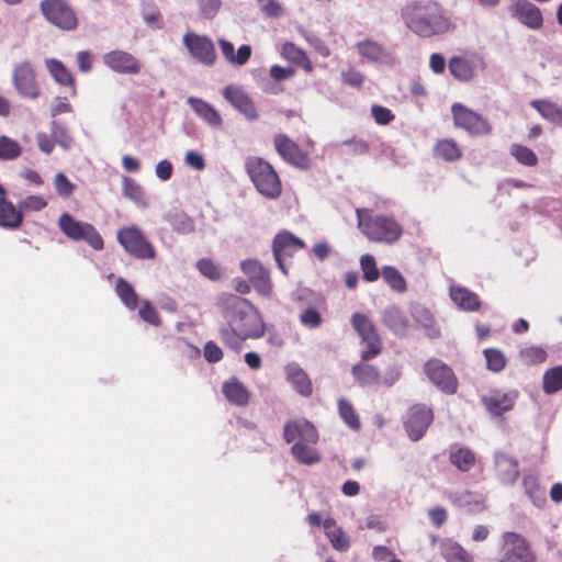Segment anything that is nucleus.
<instances>
[{"mask_svg": "<svg viewBox=\"0 0 562 562\" xmlns=\"http://www.w3.org/2000/svg\"><path fill=\"white\" fill-rule=\"evenodd\" d=\"M405 25L422 37L447 33L452 23L436 2H414L402 10Z\"/></svg>", "mask_w": 562, "mask_h": 562, "instance_id": "nucleus-1", "label": "nucleus"}, {"mask_svg": "<svg viewBox=\"0 0 562 562\" xmlns=\"http://www.w3.org/2000/svg\"><path fill=\"white\" fill-rule=\"evenodd\" d=\"M221 304L226 323L244 338H259L265 334L261 316L249 301L234 294H224Z\"/></svg>", "mask_w": 562, "mask_h": 562, "instance_id": "nucleus-2", "label": "nucleus"}, {"mask_svg": "<svg viewBox=\"0 0 562 562\" xmlns=\"http://www.w3.org/2000/svg\"><path fill=\"white\" fill-rule=\"evenodd\" d=\"M283 436L288 443H292L291 453L297 462L313 465L321 461L316 448L318 434L312 423L304 418L290 420L284 425Z\"/></svg>", "mask_w": 562, "mask_h": 562, "instance_id": "nucleus-3", "label": "nucleus"}, {"mask_svg": "<svg viewBox=\"0 0 562 562\" xmlns=\"http://www.w3.org/2000/svg\"><path fill=\"white\" fill-rule=\"evenodd\" d=\"M358 227L369 240L381 244H394L402 234L403 228L394 218L373 214L367 209H357Z\"/></svg>", "mask_w": 562, "mask_h": 562, "instance_id": "nucleus-4", "label": "nucleus"}, {"mask_svg": "<svg viewBox=\"0 0 562 562\" xmlns=\"http://www.w3.org/2000/svg\"><path fill=\"white\" fill-rule=\"evenodd\" d=\"M246 170L258 192L267 199H277L281 194V180L273 167L259 157L246 160Z\"/></svg>", "mask_w": 562, "mask_h": 562, "instance_id": "nucleus-5", "label": "nucleus"}, {"mask_svg": "<svg viewBox=\"0 0 562 562\" xmlns=\"http://www.w3.org/2000/svg\"><path fill=\"white\" fill-rule=\"evenodd\" d=\"M117 241L128 255L136 259H154L156 257L154 246L135 225L119 229Z\"/></svg>", "mask_w": 562, "mask_h": 562, "instance_id": "nucleus-6", "label": "nucleus"}, {"mask_svg": "<svg viewBox=\"0 0 562 562\" xmlns=\"http://www.w3.org/2000/svg\"><path fill=\"white\" fill-rule=\"evenodd\" d=\"M58 226L60 231L70 239L85 240L95 250L103 248L102 237L89 223L77 221L70 214L64 213L58 220Z\"/></svg>", "mask_w": 562, "mask_h": 562, "instance_id": "nucleus-7", "label": "nucleus"}, {"mask_svg": "<svg viewBox=\"0 0 562 562\" xmlns=\"http://www.w3.org/2000/svg\"><path fill=\"white\" fill-rule=\"evenodd\" d=\"M40 8L47 21L57 27L67 31L76 27V14L64 0H43Z\"/></svg>", "mask_w": 562, "mask_h": 562, "instance_id": "nucleus-8", "label": "nucleus"}, {"mask_svg": "<svg viewBox=\"0 0 562 562\" xmlns=\"http://www.w3.org/2000/svg\"><path fill=\"white\" fill-rule=\"evenodd\" d=\"M351 322L353 328L368 347L367 350L362 351L361 358L369 360L379 355L381 352L382 342L371 321L364 314L356 313L352 315Z\"/></svg>", "mask_w": 562, "mask_h": 562, "instance_id": "nucleus-9", "label": "nucleus"}, {"mask_svg": "<svg viewBox=\"0 0 562 562\" xmlns=\"http://www.w3.org/2000/svg\"><path fill=\"white\" fill-rule=\"evenodd\" d=\"M451 111L456 126L465 130L469 134L487 135L491 133V125L479 113L460 103H454Z\"/></svg>", "mask_w": 562, "mask_h": 562, "instance_id": "nucleus-10", "label": "nucleus"}, {"mask_svg": "<svg viewBox=\"0 0 562 562\" xmlns=\"http://www.w3.org/2000/svg\"><path fill=\"white\" fill-rule=\"evenodd\" d=\"M499 562H537L529 543L515 532L504 536V553Z\"/></svg>", "mask_w": 562, "mask_h": 562, "instance_id": "nucleus-11", "label": "nucleus"}, {"mask_svg": "<svg viewBox=\"0 0 562 562\" xmlns=\"http://www.w3.org/2000/svg\"><path fill=\"white\" fill-rule=\"evenodd\" d=\"M183 45L190 55L204 65H213L216 59V52L213 42L205 35L195 32H187L183 35Z\"/></svg>", "mask_w": 562, "mask_h": 562, "instance_id": "nucleus-12", "label": "nucleus"}, {"mask_svg": "<svg viewBox=\"0 0 562 562\" xmlns=\"http://www.w3.org/2000/svg\"><path fill=\"white\" fill-rule=\"evenodd\" d=\"M12 82L21 97L30 99L38 98L40 88L36 82L35 71L29 61H22L14 66Z\"/></svg>", "mask_w": 562, "mask_h": 562, "instance_id": "nucleus-13", "label": "nucleus"}, {"mask_svg": "<svg viewBox=\"0 0 562 562\" xmlns=\"http://www.w3.org/2000/svg\"><path fill=\"white\" fill-rule=\"evenodd\" d=\"M518 395L516 390L496 389L484 394L481 402L490 415L501 416L514 408Z\"/></svg>", "mask_w": 562, "mask_h": 562, "instance_id": "nucleus-14", "label": "nucleus"}, {"mask_svg": "<svg viewBox=\"0 0 562 562\" xmlns=\"http://www.w3.org/2000/svg\"><path fill=\"white\" fill-rule=\"evenodd\" d=\"M483 68V59L475 54L453 56L448 63V69L451 76L463 82L472 80L477 70Z\"/></svg>", "mask_w": 562, "mask_h": 562, "instance_id": "nucleus-15", "label": "nucleus"}, {"mask_svg": "<svg viewBox=\"0 0 562 562\" xmlns=\"http://www.w3.org/2000/svg\"><path fill=\"white\" fill-rule=\"evenodd\" d=\"M274 147L278 154L289 164L301 169H307L311 166V159L307 153L303 151L286 135L274 136Z\"/></svg>", "mask_w": 562, "mask_h": 562, "instance_id": "nucleus-16", "label": "nucleus"}, {"mask_svg": "<svg viewBox=\"0 0 562 562\" xmlns=\"http://www.w3.org/2000/svg\"><path fill=\"white\" fill-rule=\"evenodd\" d=\"M102 60L108 68L121 75H137L142 69L139 60L134 55L121 49L105 53Z\"/></svg>", "mask_w": 562, "mask_h": 562, "instance_id": "nucleus-17", "label": "nucleus"}, {"mask_svg": "<svg viewBox=\"0 0 562 562\" xmlns=\"http://www.w3.org/2000/svg\"><path fill=\"white\" fill-rule=\"evenodd\" d=\"M425 373L442 392L452 394L458 382L451 369L439 360H430L425 364Z\"/></svg>", "mask_w": 562, "mask_h": 562, "instance_id": "nucleus-18", "label": "nucleus"}, {"mask_svg": "<svg viewBox=\"0 0 562 562\" xmlns=\"http://www.w3.org/2000/svg\"><path fill=\"white\" fill-rule=\"evenodd\" d=\"M304 247V241L289 232H282L274 237L272 244L273 256L278 267L284 274L288 273L283 262L284 258L293 256L297 250Z\"/></svg>", "mask_w": 562, "mask_h": 562, "instance_id": "nucleus-19", "label": "nucleus"}, {"mask_svg": "<svg viewBox=\"0 0 562 562\" xmlns=\"http://www.w3.org/2000/svg\"><path fill=\"white\" fill-rule=\"evenodd\" d=\"M432 412L428 407L424 405L413 406L408 411L407 418L405 420V429L408 437L413 441L419 440L426 432L432 422Z\"/></svg>", "mask_w": 562, "mask_h": 562, "instance_id": "nucleus-20", "label": "nucleus"}, {"mask_svg": "<svg viewBox=\"0 0 562 562\" xmlns=\"http://www.w3.org/2000/svg\"><path fill=\"white\" fill-rule=\"evenodd\" d=\"M240 268L248 276L258 293L263 296H269L272 293L269 271L259 261L254 259L244 260L240 263Z\"/></svg>", "mask_w": 562, "mask_h": 562, "instance_id": "nucleus-21", "label": "nucleus"}, {"mask_svg": "<svg viewBox=\"0 0 562 562\" xmlns=\"http://www.w3.org/2000/svg\"><path fill=\"white\" fill-rule=\"evenodd\" d=\"M512 15L530 30H539L543 25L541 10L527 0H516L512 4Z\"/></svg>", "mask_w": 562, "mask_h": 562, "instance_id": "nucleus-22", "label": "nucleus"}, {"mask_svg": "<svg viewBox=\"0 0 562 562\" xmlns=\"http://www.w3.org/2000/svg\"><path fill=\"white\" fill-rule=\"evenodd\" d=\"M225 99L246 119L250 121H256L258 119V113L256 106L250 99V97L239 87L236 86H227L224 89Z\"/></svg>", "mask_w": 562, "mask_h": 562, "instance_id": "nucleus-23", "label": "nucleus"}, {"mask_svg": "<svg viewBox=\"0 0 562 562\" xmlns=\"http://www.w3.org/2000/svg\"><path fill=\"white\" fill-rule=\"evenodd\" d=\"M358 54L371 63L392 64L394 61L393 53L372 40L358 42L356 45Z\"/></svg>", "mask_w": 562, "mask_h": 562, "instance_id": "nucleus-24", "label": "nucleus"}, {"mask_svg": "<svg viewBox=\"0 0 562 562\" xmlns=\"http://www.w3.org/2000/svg\"><path fill=\"white\" fill-rule=\"evenodd\" d=\"M495 468L497 476L503 484L513 485L519 476L517 460L505 453L498 452L495 454Z\"/></svg>", "mask_w": 562, "mask_h": 562, "instance_id": "nucleus-25", "label": "nucleus"}, {"mask_svg": "<svg viewBox=\"0 0 562 562\" xmlns=\"http://www.w3.org/2000/svg\"><path fill=\"white\" fill-rule=\"evenodd\" d=\"M323 528L334 549L338 551H347L349 549L350 540L348 536L334 519L326 518L323 521Z\"/></svg>", "mask_w": 562, "mask_h": 562, "instance_id": "nucleus-26", "label": "nucleus"}, {"mask_svg": "<svg viewBox=\"0 0 562 562\" xmlns=\"http://www.w3.org/2000/svg\"><path fill=\"white\" fill-rule=\"evenodd\" d=\"M222 391L228 402L237 406H245L249 402V392L236 378L225 381Z\"/></svg>", "mask_w": 562, "mask_h": 562, "instance_id": "nucleus-27", "label": "nucleus"}, {"mask_svg": "<svg viewBox=\"0 0 562 562\" xmlns=\"http://www.w3.org/2000/svg\"><path fill=\"white\" fill-rule=\"evenodd\" d=\"M188 103L192 110L200 116L205 123L213 127H220L222 125V117L220 113L207 102L202 99L190 97Z\"/></svg>", "mask_w": 562, "mask_h": 562, "instance_id": "nucleus-28", "label": "nucleus"}, {"mask_svg": "<svg viewBox=\"0 0 562 562\" xmlns=\"http://www.w3.org/2000/svg\"><path fill=\"white\" fill-rule=\"evenodd\" d=\"M285 372L288 381L301 395L308 396L312 393V383L302 368L290 363L286 366Z\"/></svg>", "mask_w": 562, "mask_h": 562, "instance_id": "nucleus-29", "label": "nucleus"}, {"mask_svg": "<svg viewBox=\"0 0 562 562\" xmlns=\"http://www.w3.org/2000/svg\"><path fill=\"white\" fill-rule=\"evenodd\" d=\"M450 297L458 307L465 311H476L481 304L475 293L459 285L450 286Z\"/></svg>", "mask_w": 562, "mask_h": 562, "instance_id": "nucleus-30", "label": "nucleus"}, {"mask_svg": "<svg viewBox=\"0 0 562 562\" xmlns=\"http://www.w3.org/2000/svg\"><path fill=\"white\" fill-rule=\"evenodd\" d=\"M122 194L139 207L148 206V199L144 189L130 177H122Z\"/></svg>", "mask_w": 562, "mask_h": 562, "instance_id": "nucleus-31", "label": "nucleus"}, {"mask_svg": "<svg viewBox=\"0 0 562 562\" xmlns=\"http://www.w3.org/2000/svg\"><path fill=\"white\" fill-rule=\"evenodd\" d=\"M22 214L12 203L4 198H0V226L5 228H16L22 223Z\"/></svg>", "mask_w": 562, "mask_h": 562, "instance_id": "nucleus-32", "label": "nucleus"}, {"mask_svg": "<svg viewBox=\"0 0 562 562\" xmlns=\"http://www.w3.org/2000/svg\"><path fill=\"white\" fill-rule=\"evenodd\" d=\"M530 105L547 121L554 124H562V109L547 100H532Z\"/></svg>", "mask_w": 562, "mask_h": 562, "instance_id": "nucleus-33", "label": "nucleus"}, {"mask_svg": "<svg viewBox=\"0 0 562 562\" xmlns=\"http://www.w3.org/2000/svg\"><path fill=\"white\" fill-rule=\"evenodd\" d=\"M442 555L447 562H473V555L453 540L442 543Z\"/></svg>", "mask_w": 562, "mask_h": 562, "instance_id": "nucleus-34", "label": "nucleus"}, {"mask_svg": "<svg viewBox=\"0 0 562 562\" xmlns=\"http://www.w3.org/2000/svg\"><path fill=\"white\" fill-rule=\"evenodd\" d=\"M384 324L395 334L403 335L407 328V318L404 313L395 306H392L383 313Z\"/></svg>", "mask_w": 562, "mask_h": 562, "instance_id": "nucleus-35", "label": "nucleus"}, {"mask_svg": "<svg viewBox=\"0 0 562 562\" xmlns=\"http://www.w3.org/2000/svg\"><path fill=\"white\" fill-rule=\"evenodd\" d=\"M413 317L425 330L427 336L434 338L440 335L439 327L437 326L432 314L427 308L416 306L413 311Z\"/></svg>", "mask_w": 562, "mask_h": 562, "instance_id": "nucleus-36", "label": "nucleus"}, {"mask_svg": "<svg viewBox=\"0 0 562 562\" xmlns=\"http://www.w3.org/2000/svg\"><path fill=\"white\" fill-rule=\"evenodd\" d=\"M384 282L397 293L407 291V282L404 276L393 266H384L381 271Z\"/></svg>", "mask_w": 562, "mask_h": 562, "instance_id": "nucleus-37", "label": "nucleus"}, {"mask_svg": "<svg viewBox=\"0 0 562 562\" xmlns=\"http://www.w3.org/2000/svg\"><path fill=\"white\" fill-rule=\"evenodd\" d=\"M450 461L460 471H469L475 463L474 453L468 448H452L450 451Z\"/></svg>", "mask_w": 562, "mask_h": 562, "instance_id": "nucleus-38", "label": "nucleus"}, {"mask_svg": "<svg viewBox=\"0 0 562 562\" xmlns=\"http://www.w3.org/2000/svg\"><path fill=\"white\" fill-rule=\"evenodd\" d=\"M45 65L55 79L56 82L63 86H74L72 75L66 69V67L57 59L48 58L45 60Z\"/></svg>", "mask_w": 562, "mask_h": 562, "instance_id": "nucleus-39", "label": "nucleus"}, {"mask_svg": "<svg viewBox=\"0 0 562 562\" xmlns=\"http://www.w3.org/2000/svg\"><path fill=\"white\" fill-rule=\"evenodd\" d=\"M166 220L180 234H189L194 231V222L182 211L169 212Z\"/></svg>", "mask_w": 562, "mask_h": 562, "instance_id": "nucleus-40", "label": "nucleus"}, {"mask_svg": "<svg viewBox=\"0 0 562 562\" xmlns=\"http://www.w3.org/2000/svg\"><path fill=\"white\" fill-rule=\"evenodd\" d=\"M522 484L525 492L531 502L540 507L546 502L544 491L540 487L538 480L533 475L524 476Z\"/></svg>", "mask_w": 562, "mask_h": 562, "instance_id": "nucleus-41", "label": "nucleus"}, {"mask_svg": "<svg viewBox=\"0 0 562 562\" xmlns=\"http://www.w3.org/2000/svg\"><path fill=\"white\" fill-rule=\"evenodd\" d=\"M115 291L123 304L130 308L135 310L137 306V295L133 286L124 279L119 278L115 284Z\"/></svg>", "mask_w": 562, "mask_h": 562, "instance_id": "nucleus-42", "label": "nucleus"}, {"mask_svg": "<svg viewBox=\"0 0 562 562\" xmlns=\"http://www.w3.org/2000/svg\"><path fill=\"white\" fill-rule=\"evenodd\" d=\"M355 379L362 385H371L379 382V372L375 368L368 364H355L352 367Z\"/></svg>", "mask_w": 562, "mask_h": 562, "instance_id": "nucleus-43", "label": "nucleus"}, {"mask_svg": "<svg viewBox=\"0 0 562 562\" xmlns=\"http://www.w3.org/2000/svg\"><path fill=\"white\" fill-rule=\"evenodd\" d=\"M562 389V366L548 370L543 375V390L548 394Z\"/></svg>", "mask_w": 562, "mask_h": 562, "instance_id": "nucleus-44", "label": "nucleus"}, {"mask_svg": "<svg viewBox=\"0 0 562 562\" xmlns=\"http://www.w3.org/2000/svg\"><path fill=\"white\" fill-rule=\"evenodd\" d=\"M509 153L521 165L533 167L538 164L537 155L528 147L519 144H513Z\"/></svg>", "mask_w": 562, "mask_h": 562, "instance_id": "nucleus-45", "label": "nucleus"}, {"mask_svg": "<svg viewBox=\"0 0 562 562\" xmlns=\"http://www.w3.org/2000/svg\"><path fill=\"white\" fill-rule=\"evenodd\" d=\"M435 149L438 156L448 161L458 160L461 157V149L452 139L439 140Z\"/></svg>", "mask_w": 562, "mask_h": 562, "instance_id": "nucleus-46", "label": "nucleus"}, {"mask_svg": "<svg viewBox=\"0 0 562 562\" xmlns=\"http://www.w3.org/2000/svg\"><path fill=\"white\" fill-rule=\"evenodd\" d=\"M220 336L222 341L235 351H239L241 349V341L247 339L239 335V331L228 324L221 327Z\"/></svg>", "mask_w": 562, "mask_h": 562, "instance_id": "nucleus-47", "label": "nucleus"}, {"mask_svg": "<svg viewBox=\"0 0 562 562\" xmlns=\"http://www.w3.org/2000/svg\"><path fill=\"white\" fill-rule=\"evenodd\" d=\"M21 146L8 136H0V159L14 160L21 155Z\"/></svg>", "mask_w": 562, "mask_h": 562, "instance_id": "nucleus-48", "label": "nucleus"}, {"mask_svg": "<svg viewBox=\"0 0 562 562\" xmlns=\"http://www.w3.org/2000/svg\"><path fill=\"white\" fill-rule=\"evenodd\" d=\"M338 408L341 418L345 423L352 429L357 430L360 428L359 418L353 409V407L344 398L338 401Z\"/></svg>", "mask_w": 562, "mask_h": 562, "instance_id": "nucleus-49", "label": "nucleus"}, {"mask_svg": "<svg viewBox=\"0 0 562 562\" xmlns=\"http://www.w3.org/2000/svg\"><path fill=\"white\" fill-rule=\"evenodd\" d=\"M360 266L363 272V278L368 282H374L379 279L380 272L376 268L375 260L371 255H363L360 259Z\"/></svg>", "mask_w": 562, "mask_h": 562, "instance_id": "nucleus-50", "label": "nucleus"}, {"mask_svg": "<svg viewBox=\"0 0 562 562\" xmlns=\"http://www.w3.org/2000/svg\"><path fill=\"white\" fill-rule=\"evenodd\" d=\"M54 187L59 196L67 199L72 195L76 186L63 172H58L54 178Z\"/></svg>", "mask_w": 562, "mask_h": 562, "instance_id": "nucleus-51", "label": "nucleus"}, {"mask_svg": "<svg viewBox=\"0 0 562 562\" xmlns=\"http://www.w3.org/2000/svg\"><path fill=\"white\" fill-rule=\"evenodd\" d=\"M520 357L527 364H537L546 361L547 352L540 347H527L520 351Z\"/></svg>", "mask_w": 562, "mask_h": 562, "instance_id": "nucleus-52", "label": "nucleus"}, {"mask_svg": "<svg viewBox=\"0 0 562 562\" xmlns=\"http://www.w3.org/2000/svg\"><path fill=\"white\" fill-rule=\"evenodd\" d=\"M484 355L490 370L498 372L504 369L506 361L501 351L496 349H486Z\"/></svg>", "mask_w": 562, "mask_h": 562, "instance_id": "nucleus-53", "label": "nucleus"}, {"mask_svg": "<svg viewBox=\"0 0 562 562\" xmlns=\"http://www.w3.org/2000/svg\"><path fill=\"white\" fill-rule=\"evenodd\" d=\"M52 136L54 140L65 149L69 148L72 143L68 130L56 122H53Z\"/></svg>", "mask_w": 562, "mask_h": 562, "instance_id": "nucleus-54", "label": "nucleus"}, {"mask_svg": "<svg viewBox=\"0 0 562 562\" xmlns=\"http://www.w3.org/2000/svg\"><path fill=\"white\" fill-rule=\"evenodd\" d=\"M199 271L211 280L221 278V269L210 259H201L196 263Z\"/></svg>", "mask_w": 562, "mask_h": 562, "instance_id": "nucleus-55", "label": "nucleus"}, {"mask_svg": "<svg viewBox=\"0 0 562 562\" xmlns=\"http://www.w3.org/2000/svg\"><path fill=\"white\" fill-rule=\"evenodd\" d=\"M301 323L310 328H317L322 324V316L314 307L304 310L300 315Z\"/></svg>", "mask_w": 562, "mask_h": 562, "instance_id": "nucleus-56", "label": "nucleus"}, {"mask_svg": "<svg viewBox=\"0 0 562 562\" xmlns=\"http://www.w3.org/2000/svg\"><path fill=\"white\" fill-rule=\"evenodd\" d=\"M371 114L379 125L390 124L395 117L390 109L378 104L372 105Z\"/></svg>", "mask_w": 562, "mask_h": 562, "instance_id": "nucleus-57", "label": "nucleus"}, {"mask_svg": "<svg viewBox=\"0 0 562 562\" xmlns=\"http://www.w3.org/2000/svg\"><path fill=\"white\" fill-rule=\"evenodd\" d=\"M282 56L291 63L297 64L304 60L305 52L293 43H285L281 52Z\"/></svg>", "mask_w": 562, "mask_h": 562, "instance_id": "nucleus-58", "label": "nucleus"}, {"mask_svg": "<svg viewBox=\"0 0 562 562\" xmlns=\"http://www.w3.org/2000/svg\"><path fill=\"white\" fill-rule=\"evenodd\" d=\"M341 81L350 87L360 88L363 85V75L353 68H349L341 72Z\"/></svg>", "mask_w": 562, "mask_h": 562, "instance_id": "nucleus-59", "label": "nucleus"}, {"mask_svg": "<svg viewBox=\"0 0 562 562\" xmlns=\"http://www.w3.org/2000/svg\"><path fill=\"white\" fill-rule=\"evenodd\" d=\"M138 314L145 322L155 326L159 325V316L155 307L148 301L143 302V305L138 311Z\"/></svg>", "mask_w": 562, "mask_h": 562, "instance_id": "nucleus-60", "label": "nucleus"}, {"mask_svg": "<svg viewBox=\"0 0 562 562\" xmlns=\"http://www.w3.org/2000/svg\"><path fill=\"white\" fill-rule=\"evenodd\" d=\"M184 162L187 166L198 171H201L205 168V160L203 156L195 150H189L186 154Z\"/></svg>", "mask_w": 562, "mask_h": 562, "instance_id": "nucleus-61", "label": "nucleus"}, {"mask_svg": "<svg viewBox=\"0 0 562 562\" xmlns=\"http://www.w3.org/2000/svg\"><path fill=\"white\" fill-rule=\"evenodd\" d=\"M204 358L212 363L218 362L223 358V351L213 341H207L204 346Z\"/></svg>", "mask_w": 562, "mask_h": 562, "instance_id": "nucleus-62", "label": "nucleus"}, {"mask_svg": "<svg viewBox=\"0 0 562 562\" xmlns=\"http://www.w3.org/2000/svg\"><path fill=\"white\" fill-rule=\"evenodd\" d=\"M260 8L265 15L271 18H280L284 13L282 5L276 0H268Z\"/></svg>", "mask_w": 562, "mask_h": 562, "instance_id": "nucleus-63", "label": "nucleus"}, {"mask_svg": "<svg viewBox=\"0 0 562 562\" xmlns=\"http://www.w3.org/2000/svg\"><path fill=\"white\" fill-rule=\"evenodd\" d=\"M172 164L169 160L164 159L156 165L155 173L160 180L167 181L172 176Z\"/></svg>", "mask_w": 562, "mask_h": 562, "instance_id": "nucleus-64", "label": "nucleus"}]
</instances>
